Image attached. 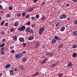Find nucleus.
I'll list each match as a JSON object with an SVG mask.
<instances>
[{"instance_id":"obj_1","label":"nucleus","mask_w":77,"mask_h":77,"mask_svg":"<svg viewBox=\"0 0 77 77\" xmlns=\"http://www.w3.org/2000/svg\"><path fill=\"white\" fill-rule=\"evenodd\" d=\"M45 29V27L44 26L42 27L41 28L39 29V33L40 35H42V34L44 32V30Z\"/></svg>"},{"instance_id":"obj_2","label":"nucleus","mask_w":77,"mask_h":77,"mask_svg":"<svg viewBox=\"0 0 77 77\" xmlns=\"http://www.w3.org/2000/svg\"><path fill=\"white\" fill-rule=\"evenodd\" d=\"M22 56V54H21V53L18 54L15 56V57L16 59H19Z\"/></svg>"},{"instance_id":"obj_3","label":"nucleus","mask_w":77,"mask_h":77,"mask_svg":"<svg viewBox=\"0 0 77 77\" xmlns=\"http://www.w3.org/2000/svg\"><path fill=\"white\" fill-rule=\"evenodd\" d=\"M26 27L25 26H22L19 28L18 29V30H20V31H23L25 29H26Z\"/></svg>"},{"instance_id":"obj_4","label":"nucleus","mask_w":77,"mask_h":77,"mask_svg":"<svg viewBox=\"0 0 77 77\" xmlns=\"http://www.w3.org/2000/svg\"><path fill=\"white\" fill-rule=\"evenodd\" d=\"M10 75H14L15 74V71L14 70H11L10 71Z\"/></svg>"},{"instance_id":"obj_5","label":"nucleus","mask_w":77,"mask_h":77,"mask_svg":"<svg viewBox=\"0 0 77 77\" xmlns=\"http://www.w3.org/2000/svg\"><path fill=\"white\" fill-rule=\"evenodd\" d=\"M67 65H68V67H71L72 66V65H73L72 64V63L71 62H69V63Z\"/></svg>"},{"instance_id":"obj_6","label":"nucleus","mask_w":77,"mask_h":77,"mask_svg":"<svg viewBox=\"0 0 77 77\" xmlns=\"http://www.w3.org/2000/svg\"><path fill=\"white\" fill-rule=\"evenodd\" d=\"M20 42H24V39L22 38H19Z\"/></svg>"},{"instance_id":"obj_7","label":"nucleus","mask_w":77,"mask_h":77,"mask_svg":"<svg viewBox=\"0 0 77 77\" xmlns=\"http://www.w3.org/2000/svg\"><path fill=\"white\" fill-rule=\"evenodd\" d=\"M13 40L14 41H16L17 40V37L16 35H14L13 38Z\"/></svg>"},{"instance_id":"obj_8","label":"nucleus","mask_w":77,"mask_h":77,"mask_svg":"<svg viewBox=\"0 0 77 77\" xmlns=\"http://www.w3.org/2000/svg\"><path fill=\"white\" fill-rule=\"evenodd\" d=\"M55 26L56 27H58L60 26V22H57L55 23Z\"/></svg>"},{"instance_id":"obj_9","label":"nucleus","mask_w":77,"mask_h":77,"mask_svg":"<svg viewBox=\"0 0 77 77\" xmlns=\"http://www.w3.org/2000/svg\"><path fill=\"white\" fill-rule=\"evenodd\" d=\"M11 66V64H7L5 66V68H10Z\"/></svg>"},{"instance_id":"obj_10","label":"nucleus","mask_w":77,"mask_h":77,"mask_svg":"<svg viewBox=\"0 0 77 77\" xmlns=\"http://www.w3.org/2000/svg\"><path fill=\"white\" fill-rule=\"evenodd\" d=\"M18 25H19V23L18 22H15L14 23V26H15V27H18Z\"/></svg>"},{"instance_id":"obj_11","label":"nucleus","mask_w":77,"mask_h":77,"mask_svg":"<svg viewBox=\"0 0 77 77\" xmlns=\"http://www.w3.org/2000/svg\"><path fill=\"white\" fill-rule=\"evenodd\" d=\"M56 41V40L55 39H53L51 41V44H55V42Z\"/></svg>"},{"instance_id":"obj_12","label":"nucleus","mask_w":77,"mask_h":77,"mask_svg":"<svg viewBox=\"0 0 77 77\" xmlns=\"http://www.w3.org/2000/svg\"><path fill=\"white\" fill-rule=\"evenodd\" d=\"M54 38H55V39L56 40H61V39H60V38H59V37H58V36H57L56 35V36H54Z\"/></svg>"},{"instance_id":"obj_13","label":"nucleus","mask_w":77,"mask_h":77,"mask_svg":"<svg viewBox=\"0 0 77 77\" xmlns=\"http://www.w3.org/2000/svg\"><path fill=\"white\" fill-rule=\"evenodd\" d=\"M77 56V54L75 53H74L73 54V55H72V56L73 57H75L76 56Z\"/></svg>"},{"instance_id":"obj_14","label":"nucleus","mask_w":77,"mask_h":77,"mask_svg":"<svg viewBox=\"0 0 77 77\" xmlns=\"http://www.w3.org/2000/svg\"><path fill=\"white\" fill-rule=\"evenodd\" d=\"M58 65V64H57V62H55V63H54L53 64H52V66H56Z\"/></svg>"},{"instance_id":"obj_15","label":"nucleus","mask_w":77,"mask_h":77,"mask_svg":"<svg viewBox=\"0 0 77 77\" xmlns=\"http://www.w3.org/2000/svg\"><path fill=\"white\" fill-rule=\"evenodd\" d=\"M65 28L64 27V26H62L61 29V32H63V31H64Z\"/></svg>"},{"instance_id":"obj_16","label":"nucleus","mask_w":77,"mask_h":77,"mask_svg":"<svg viewBox=\"0 0 77 77\" xmlns=\"http://www.w3.org/2000/svg\"><path fill=\"white\" fill-rule=\"evenodd\" d=\"M73 34L74 36H77V31H75L73 32Z\"/></svg>"},{"instance_id":"obj_17","label":"nucleus","mask_w":77,"mask_h":77,"mask_svg":"<svg viewBox=\"0 0 77 77\" xmlns=\"http://www.w3.org/2000/svg\"><path fill=\"white\" fill-rule=\"evenodd\" d=\"M17 17H20L21 16V13H18L17 15Z\"/></svg>"},{"instance_id":"obj_18","label":"nucleus","mask_w":77,"mask_h":77,"mask_svg":"<svg viewBox=\"0 0 77 77\" xmlns=\"http://www.w3.org/2000/svg\"><path fill=\"white\" fill-rule=\"evenodd\" d=\"M33 38H34V37L33 36L30 37L28 39L30 41H31V40H32Z\"/></svg>"},{"instance_id":"obj_19","label":"nucleus","mask_w":77,"mask_h":77,"mask_svg":"<svg viewBox=\"0 0 77 77\" xmlns=\"http://www.w3.org/2000/svg\"><path fill=\"white\" fill-rule=\"evenodd\" d=\"M63 18H64V19H66V17H67V16L65 14H63L62 15Z\"/></svg>"},{"instance_id":"obj_20","label":"nucleus","mask_w":77,"mask_h":77,"mask_svg":"<svg viewBox=\"0 0 77 77\" xmlns=\"http://www.w3.org/2000/svg\"><path fill=\"white\" fill-rule=\"evenodd\" d=\"M27 60V59L26 58H23L22 59V61L23 62H25L26 61V60Z\"/></svg>"},{"instance_id":"obj_21","label":"nucleus","mask_w":77,"mask_h":77,"mask_svg":"<svg viewBox=\"0 0 77 77\" xmlns=\"http://www.w3.org/2000/svg\"><path fill=\"white\" fill-rule=\"evenodd\" d=\"M5 45V44L3 43L2 45H0V47H3Z\"/></svg>"},{"instance_id":"obj_22","label":"nucleus","mask_w":77,"mask_h":77,"mask_svg":"<svg viewBox=\"0 0 77 77\" xmlns=\"http://www.w3.org/2000/svg\"><path fill=\"white\" fill-rule=\"evenodd\" d=\"M38 74H39V72H37V73H36L35 74L32 75L31 77H33V76H35L36 75H38Z\"/></svg>"},{"instance_id":"obj_23","label":"nucleus","mask_w":77,"mask_h":77,"mask_svg":"<svg viewBox=\"0 0 77 77\" xmlns=\"http://www.w3.org/2000/svg\"><path fill=\"white\" fill-rule=\"evenodd\" d=\"M63 46V45H60L58 46V48H62V47Z\"/></svg>"},{"instance_id":"obj_24","label":"nucleus","mask_w":77,"mask_h":77,"mask_svg":"<svg viewBox=\"0 0 77 77\" xmlns=\"http://www.w3.org/2000/svg\"><path fill=\"white\" fill-rule=\"evenodd\" d=\"M60 18L61 20H62V19H63V16L62 15H60Z\"/></svg>"},{"instance_id":"obj_25","label":"nucleus","mask_w":77,"mask_h":77,"mask_svg":"<svg viewBox=\"0 0 77 77\" xmlns=\"http://www.w3.org/2000/svg\"><path fill=\"white\" fill-rule=\"evenodd\" d=\"M31 19L32 20L34 21V20H36V18L34 17H31Z\"/></svg>"},{"instance_id":"obj_26","label":"nucleus","mask_w":77,"mask_h":77,"mask_svg":"<svg viewBox=\"0 0 77 77\" xmlns=\"http://www.w3.org/2000/svg\"><path fill=\"white\" fill-rule=\"evenodd\" d=\"M77 46L76 45H74L72 46V48H77Z\"/></svg>"},{"instance_id":"obj_27","label":"nucleus","mask_w":77,"mask_h":77,"mask_svg":"<svg viewBox=\"0 0 77 77\" xmlns=\"http://www.w3.org/2000/svg\"><path fill=\"white\" fill-rule=\"evenodd\" d=\"M5 21H2L1 24H0V26H3V24H4V23H5Z\"/></svg>"},{"instance_id":"obj_28","label":"nucleus","mask_w":77,"mask_h":77,"mask_svg":"<svg viewBox=\"0 0 77 77\" xmlns=\"http://www.w3.org/2000/svg\"><path fill=\"white\" fill-rule=\"evenodd\" d=\"M30 30V29H29V28H27L26 29V31L27 32H29Z\"/></svg>"},{"instance_id":"obj_29","label":"nucleus","mask_w":77,"mask_h":77,"mask_svg":"<svg viewBox=\"0 0 77 77\" xmlns=\"http://www.w3.org/2000/svg\"><path fill=\"white\" fill-rule=\"evenodd\" d=\"M19 68L20 69H23V65L20 66H19Z\"/></svg>"},{"instance_id":"obj_30","label":"nucleus","mask_w":77,"mask_h":77,"mask_svg":"<svg viewBox=\"0 0 77 77\" xmlns=\"http://www.w3.org/2000/svg\"><path fill=\"white\" fill-rule=\"evenodd\" d=\"M1 53V54L2 55H4L5 54V52L3 51H0Z\"/></svg>"},{"instance_id":"obj_31","label":"nucleus","mask_w":77,"mask_h":77,"mask_svg":"<svg viewBox=\"0 0 77 77\" xmlns=\"http://www.w3.org/2000/svg\"><path fill=\"white\" fill-rule=\"evenodd\" d=\"M46 18L45 17H42L41 18V20H45V19Z\"/></svg>"},{"instance_id":"obj_32","label":"nucleus","mask_w":77,"mask_h":77,"mask_svg":"<svg viewBox=\"0 0 77 77\" xmlns=\"http://www.w3.org/2000/svg\"><path fill=\"white\" fill-rule=\"evenodd\" d=\"M62 75H63V74L62 73H59L58 74L59 77H62Z\"/></svg>"},{"instance_id":"obj_33","label":"nucleus","mask_w":77,"mask_h":77,"mask_svg":"<svg viewBox=\"0 0 77 77\" xmlns=\"http://www.w3.org/2000/svg\"><path fill=\"white\" fill-rule=\"evenodd\" d=\"M20 53L22 54V56L23 54H26V51H23L22 53Z\"/></svg>"},{"instance_id":"obj_34","label":"nucleus","mask_w":77,"mask_h":77,"mask_svg":"<svg viewBox=\"0 0 77 77\" xmlns=\"http://www.w3.org/2000/svg\"><path fill=\"white\" fill-rule=\"evenodd\" d=\"M11 17V14H8L7 15V18H9Z\"/></svg>"},{"instance_id":"obj_35","label":"nucleus","mask_w":77,"mask_h":77,"mask_svg":"<svg viewBox=\"0 0 77 77\" xmlns=\"http://www.w3.org/2000/svg\"><path fill=\"white\" fill-rule=\"evenodd\" d=\"M10 31H11V32H14V28H11L10 29Z\"/></svg>"},{"instance_id":"obj_36","label":"nucleus","mask_w":77,"mask_h":77,"mask_svg":"<svg viewBox=\"0 0 77 77\" xmlns=\"http://www.w3.org/2000/svg\"><path fill=\"white\" fill-rule=\"evenodd\" d=\"M45 2H43L41 4V5H42V6H43L44 5H45Z\"/></svg>"},{"instance_id":"obj_37","label":"nucleus","mask_w":77,"mask_h":77,"mask_svg":"<svg viewBox=\"0 0 77 77\" xmlns=\"http://www.w3.org/2000/svg\"><path fill=\"white\" fill-rule=\"evenodd\" d=\"M33 9L32 8H30L29 10V12H31V11H33Z\"/></svg>"},{"instance_id":"obj_38","label":"nucleus","mask_w":77,"mask_h":77,"mask_svg":"<svg viewBox=\"0 0 77 77\" xmlns=\"http://www.w3.org/2000/svg\"><path fill=\"white\" fill-rule=\"evenodd\" d=\"M26 18H29L30 17V16L28 14L26 16Z\"/></svg>"},{"instance_id":"obj_39","label":"nucleus","mask_w":77,"mask_h":77,"mask_svg":"<svg viewBox=\"0 0 77 77\" xmlns=\"http://www.w3.org/2000/svg\"><path fill=\"white\" fill-rule=\"evenodd\" d=\"M29 32L30 33H33V30H29Z\"/></svg>"},{"instance_id":"obj_40","label":"nucleus","mask_w":77,"mask_h":77,"mask_svg":"<svg viewBox=\"0 0 77 77\" xmlns=\"http://www.w3.org/2000/svg\"><path fill=\"white\" fill-rule=\"evenodd\" d=\"M70 5V4H69V3H67L66 4V6L67 7H69Z\"/></svg>"},{"instance_id":"obj_41","label":"nucleus","mask_w":77,"mask_h":77,"mask_svg":"<svg viewBox=\"0 0 77 77\" xmlns=\"http://www.w3.org/2000/svg\"><path fill=\"white\" fill-rule=\"evenodd\" d=\"M22 16L24 17V16L26 15V13L25 12H23L22 13Z\"/></svg>"},{"instance_id":"obj_42","label":"nucleus","mask_w":77,"mask_h":77,"mask_svg":"<svg viewBox=\"0 0 77 77\" xmlns=\"http://www.w3.org/2000/svg\"><path fill=\"white\" fill-rule=\"evenodd\" d=\"M13 9V8L11 7H10L9 8V10H10V11H11V10H12Z\"/></svg>"},{"instance_id":"obj_43","label":"nucleus","mask_w":77,"mask_h":77,"mask_svg":"<svg viewBox=\"0 0 77 77\" xmlns=\"http://www.w3.org/2000/svg\"><path fill=\"white\" fill-rule=\"evenodd\" d=\"M47 60H48V59L47 58H45V59L44 60H43V61H44V63H45V62H46V61H47Z\"/></svg>"},{"instance_id":"obj_44","label":"nucleus","mask_w":77,"mask_h":77,"mask_svg":"<svg viewBox=\"0 0 77 77\" xmlns=\"http://www.w3.org/2000/svg\"><path fill=\"white\" fill-rule=\"evenodd\" d=\"M32 1L34 3H36L38 1V0H32Z\"/></svg>"},{"instance_id":"obj_45","label":"nucleus","mask_w":77,"mask_h":77,"mask_svg":"<svg viewBox=\"0 0 77 77\" xmlns=\"http://www.w3.org/2000/svg\"><path fill=\"white\" fill-rule=\"evenodd\" d=\"M0 9H1V10H3V7L2 5H0Z\"/></svg>"},{"instance_id":"obj_46","label":"nucleus","mask_w":77,"mask_h":77,"mask_svg":"<svg viewBox=\"0 0 77 77\" xmlns=\"http://www.w3.org/2000/svg\"><path fill=\"white\" fill-rule=\"evenodd\" d=\"M39 17V15H36V18H38Z\"/></svg>"},{"instance_id":"obj_47","label":"nucleus","mask_w":77,"mask_h":77,"mask_svg":"<svg viewBox=\"0 0 77 77\" xmlns=\"http://www.w3.org/2000/svg\"><path fill=\"white\" fill-rule=\"evenodd\" d=\"M53 53H51L49 54V56H53Z\"/></svg>"},{"instance_id":"obj_48","label":"nucleus","mask_w":77,"mask_h":77,"mask_svg":"<svg viewBox=\"0 0 77 77\" xmlns=\"http://www.w3.org/2000/svg\"><path fill=\"white\" fill-rule=\"evenodd\" d=\"M49 54H50V53L49 52H47L46 53V55L47 56H48V55H49Z\"/></svg>"},{"instance_id":"obj_49","label":"nucleus","mask_w":77,"mask_h":77,"mask_svg":"<svg viewBox=\"0 0 77 77\" xmlns=\"http://www.w3.org/2000/svg\"><path fill=\"white\" fill-rule=\"evenodd\" d=\"M74 23L75 24H77V20H76L74 21Z\"/></svg>"},{"instance_id":"obj_50","label":"nucleus","mask_w":77,"mask_h":77,"mask_svg":"<svg viewBox=\"0 0 77 77\" xmlns=\"http://www.w3.org/2000/svg\"><path fill=\"white\" fill-rule=\"evenodd\" d=\"M2 42H6V39H3L2 40Z\"/></svg>"},{"instance_id":"obj_51","label":"nucleus","mask_w":77,"mask_h":77,"mask_svg":"<svg viewBox=\"0 0 77 77\" xmlns=\"http://www.w3.org/2000/svg\"><path fill=\"white\" fill-rule=\"evenodd\" d=\"M23 47H26V43H24L23 44Z\"/></svg>"},{"instance_id":"obj_52","label":"nucleus","mask_w":77,"mask_h":77,"mask_svg":"<svg viewBox=\"0 0 77 77\" xmlns=\"http://www.w3.org/2000/svg\"><path fill=\"white\" fill-rule=\"evenodd\" d=\"M5 26H7L8 25V23H5Z\"/></svg>"},{"instance_id":"obj_53","label":"nucleus","mask_w":77,"mask_h":77,"mask_svg":"<svg viewBox=\"0 0 77 77\" xmlns=\"http://www.w3.org/2000/svg\"><path fill=\"white\" fill-rule=\"evenodd\" d=\"M11 52L12 53H15V51L14 50H12L11 51Z\"/></svg>"},{"instance_id":"obj_54","label":"nucleus","mask_w":77,"mask_h":77,"mask_svg":"<svg viewBox=\"0 0 77 77\" xmlns=\"http://www.w3.org/2000/svg\"><path fill=\"white\" fill-rule=\"evenodd\" d=\"M4 50V48H1V50L0 51H2V50Z\"/></svg>"},{"instance_id":"obj_55","label":"nucleus","mask_w":77,"mask_h":77,"mask_svg":"<svg viewBox=\"0 0 77 77\" xmlns=\"http://www.w3.org/2000/svg\"><path fill=\"white\" fill-rule=\"evenodd\" d=\"M72 1L73 2H77V0H72Z\"/></svg>"},{"instance_id":"obj_56","label":"nucleus","mask_w":77,"mask_h":77,"mask_svg":"<svg viewBox=\"0 0 77 77\" xmlns=\"http://www.w3.org/2000/svg\"><path fill=\"white\" fill-rule=\"evenodd\" d=\"M13 46H10V49H11V50H12V49H13Z\"/></svg>"},{"instance_id":"obj_57","label":"nucleus","mask_w":77,"mask_h":77,"mask_svg":"<svg viewBox=\"0 0 77 77\" xmlns=\"http://www.w3.org/2000/svg\"><path fill=\"white\" fill-rule=\"evenodd\" d=\"M2 35H5V32L4 31H3L2 32Z\"/></svg>"},{"instance_id":"obj_58","label":"nucleus","mask_w":77,"mask_h":77,"mask_svg":"<svg viewBox=\"0 0 77 77\" xmlns=\"http://www.w3.org/2000/svg\"><path fill=\"white\" fill-rule=\"evenodd\" d=\"M30 24V22H28L27 23V24L28 25H29Z\"/></svg>"},{"instance_id":"obj_59","label":"nucleus","mask_w":77,"mask_h":77,"mask_svg":"<svg viewBox=\"0 0 77 77\" xmlns=\"http://www.w3.org/2000/svg\"><path fill=\"white\" fill-rule=\"evenodd\" d=\"M32 27L33 28H34V27H35V26L34 25H32Z\"/></svg>"},{"instance_id":"obj_60","label":"nucleus","mask_w":77,"mask_h":77,"mask_svg":"<svg viewBox=\"0 0 77 77\" xmlns=\"http://www.w3.org/2000/svg\"><path fill=\"white\" fill-rule=\"evenodd\" d=\"M39 42H38V43H36V45H38V46L39 45Z\"/></svg>"},{"instance_id":"obj_61","label":"nucleus","mask_w":77,"mask_h":77,"mask_svg":"<svg viewBox=\"0 0 77 77\" xmlns=\"http://www.w3.org/2000/svg\"><path fill=\"white\" fill-rule=\"evenodd\" d=\"M61 1V0H58V3H60V2Z\"/></svg>"},{"instance_id":"obj_62","label":"nucleus","mask_w":77,"mask_h":77,"mask_svg":"<svg viewBox=\"0 0 77 77\" xmlns=\"http://www.w3.org/2000/svg\"><path fill=\"white\" fill-rule=\"evenodd\" d=\"M14 71H17V69L16 68H15L14 69Z\"/></svg>"},{"instance_id":"obj_63","label":"nucleus","mask_w":77,"mask_h":77,"mask_svg":"<svg viewBox=\"0 0 77 77\" xmlns=\"http://www.w3.org/2000/svg\"><path fill=\"white\" fill-rule=\"evenodd\" d=\"M7 33H8V34H9V33H10V32H9V31H8L7 32Z\"/></svg>"},{"instance_id":"obj_64","label":"nucleus","mask_w":77,"mask_h":77,"mask_svg":"<svg viewBox=\"0 0 77 77\" xmlns=\"http://www.w3.org/2000/svg\"><path fill=\"white\" fill-rule=\"evenodd\" d=\"M67 20H68V21H69V20H70V18H67Z\"/></svg>"}]
</instances>
